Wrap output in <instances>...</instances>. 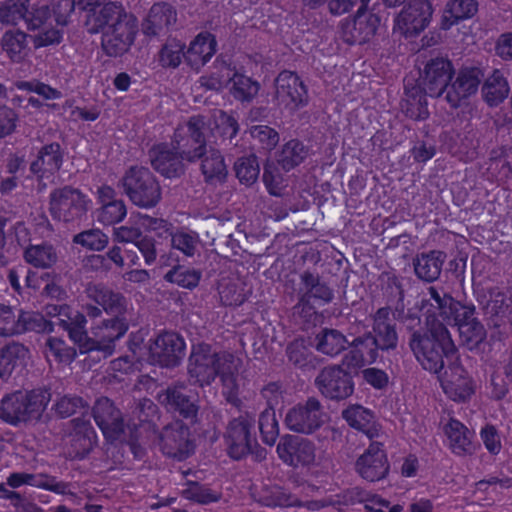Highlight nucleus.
Here are the masks:
<instances>
[{
    "mask_svg": "<svg viewBox=\"0 0 512 512\" xmlns=\"http://www.w3.org/2000/svg\"><path fill=\"white\" fill-rule=\"evenodd\" d=\"M408 345L421 366L434 374L444 369V358L457 352L448 328L435 315H428L424 327L412 331Z\"/></svg>",
    "mask_w": 512,
    "mask_h": 512,
    "instance_id": "1",
    "label": "nucleus"
},
{
    "mask_svg": "<svg viewBox=\"0 0 512 512\" xmlns=\"http://www.w3.org/2000/svg\"><path fill=\"white\" fill-rule=\"evenodd\" d=\"M49 400V395L41 390H17L8 393L0 400V419L17 426L38 420Z\"/></svg>",
    "mask_w": 512,
    "mask_h": 512,
    "instance_id": "2",
    "label": "nucleus"
},
{
    "mask_svg": "<svg viewBox=\"0 0 512 512\" xmlns=\"http://www.w3.org/2000/svg\"><path fill=\"white\" fill-rule=\"evenodd\" d=\"M124 193L140 208H153L162 198L161 186L146 167H131L121 179Z\"/></svg>",
    "mask_w": 512,
    "mask_h": 512,
    "instance_id": "3",
    "label": "nucleus"
},
{
    "mask_svg": "<svg viewBox=\"0 0 512 512\" xmlns=\"http://www.w3.org/2000/svg\"><path fill=\"white\" fill-rule=\"evenodd\" d=\"M254 422L250 415L245 414L232 419L228 423L225 440L231 458L240 460L248 454H254L256 460H262L266 457V450L258 448L256 438L252 433Z\"/></svg>",
    "mask_w": 512,
    "mask_h": 512,
    "instance_id": "4",
    "label": "nucleus"
},
{
    "mask_svg": "<svg viewBox=\"0 0 512 512\" xmlns=\"http://www.w3.org/2000/svg\"><path fill=\"white\" fill-rule=\"evenodd\" d=\"M326 418L327 413L321 401L312 396L290 408L284 421L289 430L310 435L324 425Z\"/></svg>",
    "mask_w": 512,
    "mask_h": 512,
    "instance_id": "5",
    "label": "nucleus"
},
{
    "mask_svg": "<svg viewBox=\"0 0 512 512\" xmlns=\"http://www.w3.org/2000/svg\"><path fill=\"white\" fill-rule=\"evenodd\" d=\"M231 353H214L211 347L206 344L193 346L188 363V373L190 378L199 386L210 385L218 376L223 363L224 356H230Z\"/></svg>",
    "mask_w": 512,
    "mask_h": 512,
    "instance_id": "6",
    "label": "nucleus"
},
{
    "mask_svg": "<svg viewBox=\"0 0 512 512\" xmlns=\"http://www.w3.org/2000/svg\"><path fill=\"white\" fill-rule=\"evenodd\" d=\"M314 384L321 395L329 400L342 401L354 392L352 376L342 365H329L321 369Z\"/></svg>",
    "mask_w": 512,
    "mask_h": 512,
    "instance_id": "7",
    "label": "nucleus"
},
{
    "mask_svg": "<svg viewBox=\"0 0 512 512\" xmlns=\"http://www.w3.org/2000/svg\"><path fill=\"white\" fill-rule=\"evenodd\" d=\"M159 403L172 413H177L187 424L200 422V406L196 396L187 394L182 384L170 385L158 394Z\"/></svg>",
    "mask_w": 512,
    "mask_h": 512,
    "instance_id": "8",
    "label": "nucleus"
},
{
    "mask_svg": "<svg viewBox=\"0 0 512 512\" xmlns=\"http://www.w3.org/2000/svg\"><path fill=\"white\" fill-rule=\"evenodd\" d=\"M159 445L163 454L179 461L187 459L195 449L189 428L182 421H174L163 427Z\"/></svg>",
    "mask_w": 512,
    "mask_h": 512,
    "instance_id": "9",
    "label": "nucleus"
},
{
    "mask_svg": "<svg viewBox=\"0 0 512 512\" xmlns=\"http://www.w3.org/2000/svg\"><path fill=\"white\" fill-rule=\"evenodd\" d=\"M79 9L86 12L84 25L90 34L116 26L120 21H125L128 17L134 16L128 13L120 3L107 2L102 4L101 0L91 6H80Z\"/></svg>",
    "mask_w": 512,
    "mask_h": 512,
    "instance_id": "10",
    "label": "nucleus"
},
{
    "mask_svg": "<svg viewBox=\"0 0 512 512\" xmlns=\"http://www.w3.org/2000/svg\"><path fill=\"white\" fill-rule=\"evenodd\" d=\"M50 212L55 219L72 222L86 213V203L82 193L75 188L65 186L50 194Z\"/></svg>",
    "mask_w": 512,
    "mask_h": 512,
    "instance_id": "11",
    "label": "nucleus"
},
{
    "mask_svg": "<svg viewBox=\"0 0 512 512\" xmlns=\"http://www.w3.org/2000/svg\"><path fill=\"white\" fill-rule=\"evenodd\" d=\"M150 360L161 367L173 368L185 355L184 339L175 332L159 334L149 346Z\"/></svg>",
    "mask_w": 512,
    "mask_h": 512,
    "instance_id": "12",
    "label": "nucleus"
},
{
    "mask_svg": "<svg viewBox=\"0 0 512 512\" xmlns=\"http://www.w3.org/2000/svg\"><path fill=\"white\" fill-rule=\"evenodd\" d=\"M453 74V65L447 58L430 59L420 76L423 91L431 97H440L444 93L446 94Z\"/></svg>",
    "mask_w": 512,
    "mask_h": 512,
    "instance_id": "13",
    "label": "nucleus"
},
{
    "mask_svg": "<svg viewBox=\"0 0 512 512\" xmlns=\"http://www.w3.org/2000/svg\"><path fill=\"white\" fill-rule=\"evenodd\" d=\"M274 99L278 105H284L291 110L308 103V91L301 78L292 71L284 70L274 81Z\"/></svg>",
    "mask_w": 512,
    "mask_h": 512,
    "instance_id": "14",
    "label": "nucleus"
},
{
    "mask_svg": "<svg viewBox=\"0 0 512 512\" xmlns=\"http://www.w3.org/2000/svg\"><path fill=\"white\" fill-rule=\"evenodd\" d=\"M92 416L108 441H121L124 436L122 412L107 397L98 398L92 407Z\"/></svg>",
    "mask_w": 512,
    "mask_h": 512,
    "instance_id": "15",
    "label": "nucleus"
},
{
    "mask_svg": "<svg viewBox=\"0 0 512 512\" xmlns=\"http://www.w3.org/2000/svg\"><path fill=\"white\" fill-rule=\"evenodd\" d=\"M138 31L137 18L128 17L116 26L106 29L102 35L101 46L104 53L110 57H119L125 54L134 43Z\"/></svg>",
    "mask_w": 512,
    "mask_h": 512,
    "instance_id": "16",
    "label": "nucleus"
},
{
    "mask_svg": "<svg viewBox=\"0 0 512 512\" xmlns=\"http://www.w3.org/2000/svg\"><path fill=\"white\" fill-rule=\"evenodd\" d=\"M432 18V7L427 0H408L395 21V27L406 37L423 31Z\"/></svg>",
    "mask_w": 512,
    "mask_h": 512,
    "instance_id": "17",
    "label": "nucleus"
},
{
    "mask_svg": "<svg viewBox=\"0 0 512 512\" xmlns=\"http://www.w3.org/2000/svg\"><path fill=\"white\" fill-rule=\"evenodd\" d=\"M484 79V73L477 67H465L459 70L453 82H450L445 100L452 108H458L461 103L475 95Z\"/></svg>",
    "mask_w": 512,
    "mask_h": 512,
    "instance_id": "18",
    "label": "nucleus"
},
{
    "mask_svg": "<svg viewBox=\"0 0 512 512\" xmlns=\"http://www.w3.org/2000/svg\"><path fill=\"white\" fill-rule=\"evenodd\" d=\"M277 453L284 463L293 467L306 466L315 460L314 444L295 435L283 436L277 445Z\"/></svg>",
    "mask_w": 512,
    "mask_h": 512,
    "instance_id": "19",
    "label": "nucleus"
},
{
    "mask_svg": "<svg viewBox=\"0 0 512 512\" xmlns=\"http://www.w3.org/2000/svg\"><path fill=\"white\" fill-rule=\"evenodd\" d=\"M152 167L167 178H176L184 174L183 149L171 148L167 144H159L149 150Z\"/></svg>",
    "mask_w": 512,
    "mask_h": 512,
    "instance_id": "20",
    "label": "nucleus"
},
{
    "mask_svg": "<svg viewBox=\"0 0 512 512\" xmlns=\"http://www.w3.org/2000/svg\"><path fill=\"white\" fill-rule=\"evenodd\" d=\"M129 329V321L126 315L112 316L105 319L93 330L95 336L96 351L104 356H111L115 351V343L122 338Z\"/></svg>",
    "mask_w": 512,
    "mask_h": 512,
    "instance_id": "21",
    "label": "nucleus"
},
{
    "mask_svg": "<svg viewBox=\"0 0 512 512\" xmlns=\"http://www.w3.org/2000/svg\"><path fill=\"white\" fill-rule=\"evenodd\" d=\"M356 471L367 481H379L389 472V463L382 444L373 442L368 449L357 459Z\"/></svg>",
    "mask_w": 512,
    "mask_h": 512,
    "instance_id": "22",
    "label": "nucleus"
},
{
    "mask_svg": "<svg viewBox=\"0 0 512 512\" xmlns=\"http://www.w3.org/2000/svg\"><path fill=\"white\" fill-rule=\"evenodd\" d=\"M187 140L179 148L183 149V157L188 162H195L206 154V133L209 127L202 115H195L189 118L187 124Z\"/></svg>",
    "mask_w": 512,
    "mask_h": 512,
    "instance_id": "23",
    "label": "nucleus"
},
{
    "mask_svg": "<svg viewBox=\"0 0 512 512\" xmlns=\"http://www.w3.org/2000/svg\"><path fill=\"white\" fill-rule=\"evenodd\" d=\"M439 379L444 392L454 401H465L473 393L471 380L457 361L451 362Z\"/></svg>",
    "mask_w": 512,
    "mask_h": 512,
    "instance_id": "24",
    "label": "nucleus"
},
{
    "mask_svg": "<svg viewBox=\"0 0 512 512\" xmlns=\"http://www.w3.org/2000/svg\"><path fill=\"white\" fill-rule=\"evenodd\" d=\"M71 430L69 432L70 454L74 458L83 459L93 449L96 443V432L89 420L78 417L69 422Z\"/></svg>",
    "mask_w": 512,
    "mask_h": 512,
    "instance_id": "25",
    "label": "nucleus"
},
{
    "mask_svg": "<svg viewBox=\"0 0 512 512\" xmlns=\"http://www.w3.org/2000/svg\"><path fill=\"white\" fill-rule=\"evenodd\" d=\"M86 294L90 300L101 306L107 314L112 316L126 315L127 300L122 293L98 283L88 284Z\"/></svg>",
    "mask_w": 512,
    "mask_h": 512,
    "instance_id": "26",
    "label": "nucleus"
},
{
    "mask_svg": "<svg viewBox=\"0 0 512 512\" xmlns=\"http://www.w3.org/2000/svg\"><path fill=\"white\" fill-rule=\"evenodd\" d=\"M176 10L168 3H155L142 23V32L146 36L155 37L167 33L176 23Z\"/></svg>",
    "mask_w": 512,
    "mask_h": 512,
    "instance_id": "27",
    "label": "nucleus"
},
{
    "mask_svg": "<svg viewBox=\"0 0 512 512\" xmlns=\"http://www.w3.org/2000/svg\"><path fill=\"white\" fill-rule=\"evenodd\" d=\"M446 255L438 250L423 252L413 259L416 276L427 283L436 281L442 271Z\"/></svg>",
    "mask_w": 512,
    "mask_h": 512,
    "instance_id": "28",
    "label": "nucleus"
},
{
    "mask_svg": "<svg viewBox=\"0 0 512 512\" xmlns=\"http://www.w3.org/2000/svg\"><path fill=\"white\" fill-rule=\"evenodd\" d=\"M341 415L350 427L363 432L369 439L378 435L375 415L371 410L353 404L345 408Z\"/></svg>",
    "mask_w": 512,
    "mask_h": 512,
    "instance_id": "29",
    "label": "nucleus"
},
{
    "mask_svg": "<svg viewBox=\"0 0 512 512\" xmlns=\"http://www.w3.org/2000/svg\"><path fill=\"white\" fill-rule=\"evenodd\" d=\"M285 353L288 362L303 371L315 370L321 364V359L312 352L304 339H296L290 342Z\"/></svg>",
    "mask_w": 512,
    "mask_h": 512,
    "instance_id": "30",
    "label": "nucleus"
},
{
    "mask_svg": "<svg viewBox=\"0 0 512 512\" xmlns=\"http://www.w3.org/2000/svg\"><path fill=\"white\" fill-rule=\"evenodd\" d=\"M29 349L19 342H11L0 349V377H7L17 368H23L29 359Z\"/></svg>",
    "mask_w": 512,
    "mask_h": 512,
    "instance_id": "31",
    "label": "nucleus"
},
{
    "mask_svg": "<svg viewBox=\"0 0 512 512\" xmlns=\"http://www.w3.org/2000/svg\"><path fill=\"white\" fill-rule=\"evenodd\" d=\"M477 11L476 0H449L444 8L440 27L448 30L460 21L472 18Z\"/></svg>",
    "mask_w": 512,
    "mask_h": 512,
    "instance_id": "32",
    "label": "nucleus"
},
{
    "mask_svg": "<svg viewBox=\"0 0 512 512\" xmlns=\"http://www.w3.org/2000/svg\"><path fill=\"white\" fill-rule=\"evenodd\" d=\"M222 359L223 363L218 374L223 385L222 393L228 403L234 406H239L241 401L238 398V359H236L233 354L230 356H224Z\"/></svg>",
    "mask_w": 512,
    "mask_h": 512,
    "instance_id": "33",
    "label": "nucleus"
},
{
    "mask_svg": "<svg viewBox=\"0 0 512 512\" xmlns=\"http://www.w3.org/2000/svg\"><path fill=\"white\" fill-rule=\"evenodd\" d=\"M7 484L13 488H17L23 484L44 488L59 494H66L68 484L64 482H57L56 478L48 475H34L29 473H12L8 479Z\"/></svg>",
    "mask_w": 512,
    "mask_h": 512,
    "instance_id": "34",
    "label": "nucleus"
},
{
    "mask_svg": "<svg viewBox=\"0 0 512 512\" xmlns=\"http://www.w3.org/2000/svg\"><path fill=\"white\" fill-rule=\"evenodd\" d=\"M301 294L308 300L316 299L324 303H330L334 298L333 290L323 281L318 274L304 271L300 274Z\"/></svg>",
    "mask_w": 512,
    "mask_h": 512,
    "instance_id": "35",
    "label": "nucleus"
},
{
    "mask_svg": "<svg viewBox=\"0 0 512 512\" xmlns=\"http://www.w3.org/2000/svg\"><path fill=\"white\" fill-rule=\"evenodd\" d=\"M63 162V153L59 143H50L43 146L30 165V170L34 174L47 171L54 173L60 170Z\"/></svg>",
    "mask_w": 512,
    "mask_h": 512,
    "instance_id": "36",
    "label": "nucleus"
},
{
    "mask_svg": "<svg viewBox=\"0 0 512 512\" xmlns=\"http://www.w3.org/2000/svg\"><path fill=\"white\" fill-rule=\"evenodd\" d=\"M201 171L205 181L209 184L222 183L225 181L228 171L221 153L210 147L201 158Z\"/></svg>",
    "mask_w": 512,
    "mask_h": 512,
    "instance_id": "37",
    "label": "nucleus"
},
{
    "mask_svg": "<svg viewBox=\"0 0 512 512\" xmlns=\"http://www.w3.org/2000/svg\"><path fill=\"white\" fill-rule=\"evenodd\" d=\"M316 349L329 356H336L343 352L349 341L346 336L337 329L323 328L315 337Z\"/></svg>",
    "mask_w": 512,
    "mask_h": 512,
    "instance_id": "38",
    "label": "nucleus"
},
{
    "mask_svg": "<svg viewBox=\"0 0 512 512\" xmlns=\"http://www.w3.org/2000/svg\"><path fill=\"white\" fill-rule=\"evenodd\" d=\"M216 40L210 35H198L191 42L185 59L192 65H204L216 52Z\"/></svg>",
    "mask_w": 512,
    "mask_h": 512,
    "instance_id": "39",
    "label": "nucleus"
},
{
    "mask_svg": "<svg viewBox=\"0 0 512 512\" xmlns=\"http://www.w3.org/2000/svg\"><path fill=\"white\" fill-rule=\"evenodd\" d=\"M364 9L358 8L351 32L353 41L359 44L369 41L375 35L380 24V18L376 14H365L363 13Z\"/></svg>",
    "mask_w": 512,
    "mask_h": 512,
    "instance_id": "40",
    "label": "nucleus"
},
{
    "mask_svg": "<svg viewBox=\"0 0 512 512\" xmlns=\"http://www.w3.org/2000/svg\"><path fill=\"white\" fill-rule=\"evenodd\" d=\"M0 45L10 60L16 63L24 60L29 50L27 35L20 30L5 32Z\"/></svg>",
    "mask_w": 512,
    "mask_h": 512,
    "instance_id": "41",
    "label": "nucleus"
},
{
    "mask_svg": "<svg viewBox=\"0 0 512 512\" xmlns=\"http://www.w3.org/2000/svg\"><path fill=\"white\" fill-rule=\"evenodd\" d=\"M506 295L499 288L491 287L477 291V302L484 314L494 317L505 313L508 308Z\"/></svg>",
    "mask_w": 512,
    "mask_h": 512,
    "instance_id": "42",
    "label": "nucleus"
},
{
    "mask_svg": "<svg viewBox=\"0 0 512 512\" xmlns=\"http://www.w3.org/2000/svg\"><path fill=\"white\" fill-rule=\"evenodd\" d=\"M453 452L458 455L472 454L474 446L469 430L458 420L451 419L445 427Z\"/></svg>",
    "mask_w": 512,
    "mask_h": 512,
    "instance_id": "43",
    "label": "nucleus"
},
{
    "mask_svg": "<svg viewBox=\"0 0 512 512\" xmlns=\"http://www.w3.org/2000/svg\"><path fill=\"white\" fill-rule=\"evenodd\" d=\"M508 93V83L499 70H495L482 86L483 97L490 106L501 103L508 96Z\"/></svg>",
    "mask_w": 512,
    "mask_h": 512,
    "instance_id": "44",
    "label": "nucleus"
},
{
    "mask_svg": "<svg viewBox=\"0 0 512 512\" xmlns=\"http://www.w3.org/2000/svg\"><path fill=\"white\" fill-rule=\"evenodd\" d=\"M24 258L34 267L50 268L57 262L58 255L52 245L43 243L27 247Z\"/></svg>",
    "mask_w": 512,
    "mask_h": 512,
    "instance_id": "45",
    "label": "nucleus"
},
{
    "mask_svg": "<svg viewBox=\"0 0 512 512\" xmlns=\"http://www.w3.org/2000/svg\"><path fill=\"white\" fill-rule=\"evenodd\" d=\"M428 294L430 296L428 300L430 307L437 310L438 315L443 320L450 321L459 301L455 300L449 293L444 291L443 288L430 286L428 288Z\"/></svg>",
    "mask_w": 512,
    "mask_h": 512,
    "instance_id": "46",
    "label": "nucleus"
},
{
    "mask_svg": "<svg viewBox=\"0 0 512 512\" xmlns=\"http://www.w3.org/2000/svg\"><path fill=\"white\" fill-rule=\"evenodd\" d=\"M307 156L305 146L298 140L288 141L277 155V163L289 171L304 161Z\"/></svg>",
    "mask_w": 512,
    "mask_h": 512,
    "instance_id": "47",
    "label": "nucleus"
},
{
    "mask_svg": "<svg viewBox=\"0 0 512 512\" xmlns=\"http://www.w3.org/2000/svg\"><path fill=\"white\" fill-rule=\"evenodd\" d=\"M30 0H6L0 6V22L6 25H17L29 14Z\"/></svg>",
    "mask_w": 512,
    "mask_h": 512,
    "instance_id": "48",
    "label": "nucleus"
},
{
    "mask_svg": "<svg viewBox=\"0 0 512 512\" xmlns=\"http://www.w3.org/2000/svg\"><path fill=\"white\" fill-rule=\"evenodd\" d=\"M201 275L199 270L189 269L177 264L165 274L164 279L180 287L193 289L199 284Z\"/></svg>",
    "mask_w": 512,
    "mask_h": 512,
    "instance_id": "49",
    "label": "nucleus"
},
{
    "mask_svg": "<svg viewBox=\"0 0 512 512\" xmlns=\"http://www.w3.org/2000/svg\"><path fill=\"white\" fill-rule=\"evenodd\" d=\"M232 81L230 92L238 101L249 103L259 92L260 84L247 76L235 74Z\"/></svg>",
    "mask_w": 512,
    "mask_h": 512,
    "instance_id": "50",
    "label": "nucleus"
},
{
    "mask_svg": "<svg viewBox=\"0 0 512 512\" xmlns=\"http://www.w3.org/2000/svg\"><path fill=\"white\" fill-rule=\"evenodd\" d=\"M234 169L239 181L247 186L254 184L260 173L255 155L239 158L234 164Z\"/></svg>",
    "mask_w": 512,
    "mask_h": 512,
    "instance_id": "51",
    "label": "nucleus"
},
{
    "mask_svg": "<svg viewBox=\"0 0 512 512\" xmlns=\"http://www.w3.org/2000/svg\"><path fill=\"white\" fill-rule=\"evenodd\" d=\"M185 44L176 39H169L159 52V62L165 68H176L180 65L184 53Z\"/></svg>",
    "mask_w": 512,
    "mask_h": 512,
    "instance_id": "52",
    "label": "nucleus"
},
{
    "mask_svg": "<svg viewBox=\"0 0 512 512\" xmlns=\"http://www.w3.org/2000/svg\"><path fill=\"white\" fill-rule=\"evenodd\" d=\"M458 331L462 344L469 350L478 348L487 337V331L479 319L461 327Z\"/></svg>",
    "mask_w": 512,
    "mask_h": 512,
    "instance_id": "53",
    "label": "nucleus"
},
{
    "mask_svg": "<svg viewBox=\"0 0 512 512\" xmlns=\"http://www.w3.org/2000/svg\"><path fill=\"white\" fill-rule=\"evenodd\" d=\"M58 325L68 331L70 339L78 345L81 353L96 351L95 336L89 337L86 328L68 325V320L58 318Z\"/></svg>",
    "mask_w": 512,
    "mask_h": 512,
    "instance_id": "54",
    "label": "nucleus"
},
{
    "mask_svg": "<svg viewBox=\"0 0 512 512\" xmlns=\"http://www.w3.org/2000/svg\"><path fill=\"white\" fill-rule=\"evenodd\" d=\"M72 241L86 249L101 251L108 245L109 239L100 229H89L74 235Z\"/></svg>",
    "mask_w": 512,
    "mask_h": 512,
    "instance_id": "55",
    "label": "nucleus"
},
{
    "mask_svg": "<svg viewBox=\"0 0 512 512\" xmlns=\"http://www.w3.org/2000/svg\"><path fill=\"white\" fill-rule=\"evenodd\" d=\"M259 430L264 443L272 446L278 436L279 427L274 409L267 408L259 416Z\"/></svg>",
    "mask_w": 512,
    "mask_h": 512,
    "instance_id": "56",
    "label": "nucleus"
},
{
    "mask_svg": "<svg viewBox=\"0 0 512 512\" xmlns=\"http://www.w3.org/2000/svg\"><path fill=\"white\" fill-rule=\"evenodd\" d=\"M375 341L372 337V332H366L364 335L356 337L349 342V347L359 350L361 356L370 365L377 361L379 351H381Z\"/></svg>",
    "mask_w": 512,
    "mask_h": 512,
    "instance_id": "57",
    "label": "nucleus"
},
{
    "mask_svg": "<svg viewBox=\"0 0 512 512\" xmlns=\"http://www.w3.org/2000/svg\"><path fill=\"white\" fill-rule=\"evenodd\" d=\"M220 301L225 306H239L245 301V293L241 285L227 279L221 280L218 286Z\"/></svg>",
    "mask_w": 512,
    "mask_h": 512,
    "instance_id": "58",
    "label": "nucleus"
},
{
    "mask_svg": "<svg viewBox=\"0 0 512 512\" xmlns=\"http://www.w3.org/2000/svg\"><path fill=\"white\" fill-rule=\"evenodd\" d=\"M263 181L268 192L273 196H281L287 186L286 180L278 166L273 162L264 165Z\"/></svg>",
    "mask_w": 512,
    "mask_h": 512,
    "instance_id": "59",
    "label": "nucleus"
},
{
    "mask_svg": "<svg viewBox=\"0 0 512 512\" xmlns=\"http://www.w3.org/2000/svg\"><path fill=\"white\" fill-rule=\"evenodd\" d=\"M372 337L381 351L394 350L398 344V334L393 323L372 326Z\"/></svg>",
    "mask_w": 512,
    "mask_h": 512,
    "instance_id": "60",
    "label": "nucleus"
},
{
    "mask_svg": "<svg viewBox=\"0 0 512 512\" xmlns=\"http://www.w3.org/2000/svg\"><path fill=\"white\" fill-rule=\"evenodd\" d=\"M260 502L266 506L288 507L295 505L297 498L284 488L273 486L263 492Z\"/></svg>",
    "mask_w": 512,
    "mask_h": 512,
    "instance_id": "61",
    "label": "nucleus"
},
{
    "mask_svg": "<svg viewBox=\"0 0 512 512\" xmlns=\"http://www.w3.org/2000/svg\"><path fill=\"white\" fill-rule=\"evenodd\" d=\"M54 409L59 417L67 418L77 412L87 411L89 409V405L79 396L65 395L55 403Z\"/></svg>",
    "mask_w": 512,
    "mask_h": 512,
    "instance_id": "62",
    "label": "nucleus"
},
{
    "mask_svg": "<svg viewBox=\"0 0 512 512\" xmlns=\"http://www.w3.org/2000/svg\"><path fill=\"white\" fill-rule=\"evenodd\" d=\"M186 499L195 501L200 504H209L217 502L221 494L213 491L197 482H189L187 488L183 490Z\"/></svg>",
    "mask_w": 512,
    "mask_h": 512,
    "instance_id": "63",
    "label": "nucleus"
},
{
    "mask_svg": "<svg viewBox=\"0 0 512 512\" xmlns=\"http://www.w3.org/2000/svg\"><path fill=\"white\" fill-rule=\"evenodd\" d=\"M126 213V206L122 200H112L103 204L98 214V220L104 225H112L121 222Z\"/></svg>",
    "mask_w": 512,
    "mask_h": 512,
    "instance_id": "64",
    "label": "nucleus"
}]
</instances>
